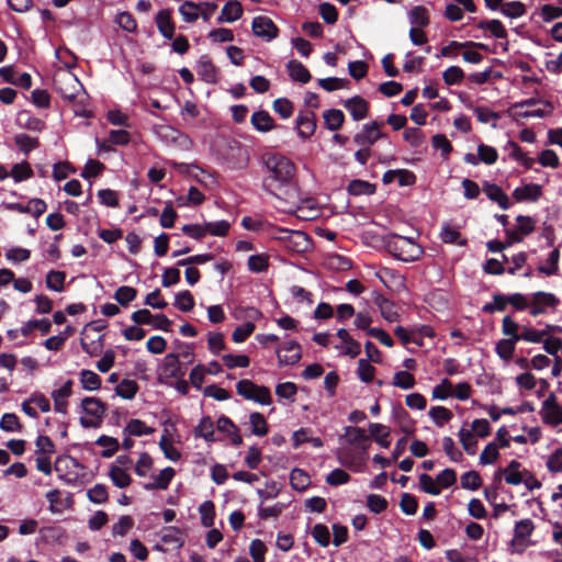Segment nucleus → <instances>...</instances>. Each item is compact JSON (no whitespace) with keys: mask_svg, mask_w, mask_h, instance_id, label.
I'll use <instances>...</instances> for the list:
<instances>
[{"mask_svg":"<svg viewBox=\"0 0 562 562\" xmlns=\"http://www.w3.org/2000/svg\"><path fill=\"white\" fill-rule=\"evenodd\" d=\"M10 175L15 182H21L33 177V170L27 161H22L13 165Z\"/></svg>","mask_w":562,"mask_h":562,"instance_id":"13d9d810","label":"nucleus"},{"mask_svg":"<svg viewBox=\"0 0 562 562\" xmlns=\"http://www.w3.org/2000/svg\"><path fill=\"white\" fill-rule=\"evenodd\" d=\"M70 468H75V469H83V465L79 463V461L74 458V457H70V456H59L57 457L56 461H55V465H54V469L57 473H59V477L65 480L67 483H71L74 481L77 480L78 477V474L75 473L74 477H67L66 476L68 475V470Z\"/></svg>","mask_w":562,"mask_h":562,"instance_id":"ddd939ff","label":"nucleus"},{"mask_svg":"<svg viewBox=\"0 0 562 562\" xmlns=\"http://www.w3.org/2000/svg\"><path fill=\"white\" fill-rule=\"evenodd\" d=\"M393 385L403 390H409L415 386L416 380L408 371H398L393 376Z\"/></svg>","mask_w":562,"mask_h":562,"instance_id":"338daca9","label":"nucleus"},{"mask_svg":"<svg viewBox=\"0 0 562 562\" xmlns=\"http://www.w3.org/2000/svg\"><path fill=\"white\" fill-rule=\"evenodd\" d=\"M267 175L262 179V189L271 195L281 198L288 193L295 176V165L288 157L267 153L262 155Z\"/></svg>","mask_w":562,"mask_h":562,"instance_id":"f257e3e1","label":"nucleus"},{"mask_svg":"<svg viewBox=\"0 0 562 562\" xmlns=\"http://www.w3.org/2000/svg\"><path fill=\"white\" fill-rule=\"evenodd\" d=\"M429 416L437 426L442 427L445 423L452 419L453 414L445 406H432L429 409Z\"/></svg>","mask_w":562,"mask_h":562,"instance_id":"864d4df0","label":"nucleus"},{"mask_svg":"<svg viewBox=\"0 0 562 562\" xmlns=\"http://www.w3.org/2000/svg\"><path fill=\"white\" fill-rule=\"evenodd\" d=\"M0 428L8 432L21 431L23 425L14 413H5L0 419Z\"/></svg>","mask_w":562,"mask_h":562,"instance_id":"69168bd1","label":"nucleus"},{"mask_svg":"<svg viewBox=\"0 0 562 562\" xmlns=\"http://www.w3.org/2000/svg\"><path fill=\"white\" fill-rule=\"evenodd\" d=\"M72 381L68 380L61 387L52 392L54 408L57 413L67 414V398L72 394Z\"/></svg>","mask_w":562,"mask_h":562,"instance_id":"2eb2a0df","label":"nucleus"},{"mask_svg":"<svg viewBox=\"0 0 562 562\" xmlns=\"http://www.w3.org/2000/svg\"><path fill=\"white\" fill-rule=\"evenodd\" d=\"M499 11L507 18L516 19L526 14V5L520 1L505 2Z\"/></svg>","mask_w":562,"mask_h":562,"instance_id":"09e8293b","label":"nucleus"},{"mask_svg":"<svg viewBox=\"0 0 562 562\" xmlns=\"http://www.w3.org/2000/svg\"><path fill=\"white\" fill-rule=\"evenodd\" d=\"M312 537L315 540L316 543H318L321 547L326 548L330 543V533L329 529L324 524H316L312 528Z\"/></svg>","mask_w":562,"mask_h":562,"instance_id":"052dcab7","label":"nucleus"},{"mask_svg":"<svg viewBox=\"0 0 562 562\" xmlns=\"http://www.w3.org/2000/svg\"><path fill=\"white\" fill-rule=\"evenodd\" d=\"M193 434L195 438H203L207 442H214L216 439L214 436V423L211 416L202 417Z\"/></svg>","mask_w":562,"mask_h":562,"instance_id":"393cba45","label":"nucleus"},{"mask_svg":"<svg viewBox=\"0 0 562 562\" xmlns=\"http://www.w3.org/2000/svg\"><path fill=\"white\" fill-rule=\"evenodd\" d=\"M286 69L293 81L307 83L312 79L310 70L299 60L292 59L288 61Z\"/></svg>","mask_w":562,"mask_h":562,"instance_id":"b1692460","label":"nucleus"},{"mask_svg":"<svg viewBox=\"0 0 562 562\" xmlns=\"http://www.w3.org/2000/svg\"><path fill=\"white\" fill-rule=\"evenodd\" d=\"M216 427L218 431L224 432L229 438L234 447H239L243 443L239 429L229 417L222 415L216 422Z\"/></svg>","mask_w":562,"mask_h":562,"instance_id":"4468645a","label":"nucleus"},{"mask_svg":"<svg viewBox=\"0 0 562 562\" xmlns=\"http://www.w3.org/2000/svg\"><path fill=\"white\" fill-rule=\"evenodd\" d=\"M508 147L512 148V151L509 154V157L515 159L516 161L520 162L526 169L532 168L535 164V158L528 157L522 148L514 140L508 142Z\"/></svg>","mask_w":562,"mask_h":562,"instance_id":"c03bdc74","label":"nucleus"},{"mask_svg":"<svg viewBox=\"0 0 562 562\" xmlns=\"http://www.w3.org/2000/svg\"><path fill=\"white\" fill-rule=\"evenodd\" d=\"M198 74L205 82L213 83L216 81V67L207 55H202L199 58Z\"/></svg>","mask_w":562,"mask_h":562,"instance_id":"a878e982","label":"nucleus"},{"mask_svg":"<svg viewBox=\"0 0 562 562\" xmlns=\"http://www.w3.org/2000/svg\"><path fill=\"white\" fill-rule=\"evenodd\" d=\"M519 324L515 319L506 315L502 321V333L504 336L512 338L513 340H519Z\"/></svg>","mask_w":562,"mask_h":562,"instance_id":"e2e57ef3","label":"nucleus"},{"mask_svg":"<svg viewBox=\"0 0 562 562\" xmlns=\"http://www.w3.org/2000/svg\"><path fill=\"white\" fill-rule=\"evenodd\" d=\"M297 134L301 138H310L316 130V115L313 111L300 112L296 117Z\"/></svg>","mask_w":562,"mask_h":562,"instance_id":"9d476101","label":"nucleus"},{"mask_svg":"<svg viewBox=\"0 0 562 562\" xmlns=\"http://www.w3.org/2000/svg\"><path fill=\"white\" fill-rule=\"evenodd\" d=\"M386 251L397 260L413 262L418 260L424 249L413 238L397 234H389L383 238Z\"/></svg>","mask_w":562,"mask_h":562,"instance_id":"f03ea898","label":"nucleus"},{"mask_svg":"<svg viewBox=\"0 0 562 562\" xmlns=\"http://www.w3.org/2000/svg\"><path fill=\"white\" fill-rule=\"evenodd\" d=\"M383 125L384 123L382 121H372L362 125L361 131L353 136V143L360 147L370 148L379 139L386 136L381 132Z\"/></svg>","mask_w":562,"mask_h":562,"instance_id":"423d86ee","label":"nucleus"},{"mask_svg":"<svg viewBox=\"0 0 562 562\" xmlns=\"http://www.w3.org/2000/svg\"><path fill=\"white\" fill-rule=\"evenodd\" d=\"M312 246V239L310 236L301 231H293L286 239L284 247L292 252L302 254L310 250Z\"/></svg>","mask_w":562,"mask_h":562,"instance_id":"9b49d317","label":"nucleus"},{"mask_svg":"<svg viewBox=\"0 0 562 562\" xmlns=\"http://www.w3.org/2000/svg\"><path fill=\"white\" fill-rule=\"evenodd\" d=\"M283 350L291 352L294 351L291 355H281V349H277V356L279 360L280 366H293L297 363L302 358V351H301V345L295 340L286 341L283 347Z\"/></svg>","mask_w":562,"mask_h":562,"instance_id":"dca6fc26","label":"nucleus"},{"mask_svg":"<svg viewBox=\"0 0 562 562\" xmlns=\"http://www.w3.org/2000/svg\"><path fill=\"white\" fill-rule=\"evenodd\" d=\"M560 250L554 248L547 259V265H540L537 271L544 276H554L559 272Z\"/></svg>","mask_w":562,"mask_h":562,"instance_id":"e433bc0d","label":"nucleus"},{"mask_svg":"<svg viewBox=\"0 0 562 562\" xmlns=\"http://www.w3.org/2000/svg\"><path fill=\"white\" fill-rule=\"evenodd\" d=\"M540 414L544 424L553 427L562 424V407L541 409Z\"/></svg>","mask_w":562,"mask_h":562,"instance_id":"774afa93","label":"nucleus"},{"mask_svg":"<svg viewBox=\"0 0 562 562\" xmlns=\"http://www.w3.org/2000/svg\"><path fill=\"white\" fill-rule=\"evenodd\" d=\"M395 419L401 428V430L405 435H412L415 431V422L412 419L409 414L403 408L400 407L395 412Z\"/></svg>","mask_w":562,"mask_h":562,"instance_id":"3c124183","label":"nucleus"},{"mask_svg":"<svg viewBox=\"0 0 562 562\" xmlns=\"http://www.w3.org/2000/svg\"><path fill=\"white\" fill-rule=\"evenodd\" d=\"M109 477L117 488H126L133 482L127 471L119 465H110Z\"/></svg>","mask_w":562,"mask_h":562,"instance_id":"bb28decb","label":"nucleus"},{"mask_svg":"<svg viewBox=\"0 0 562 562\" xmlns=\"http://www.w3.org/2000/svg\"><path fill=\"white\" fill-rule=\"evenodd\" d=\"M518 341L519 340H513L512 338L501 339L496 344V347H495L496 355L502 360H505V361L510 360L513 358V356H514V352H515V349H516V344Z\"/></svg>","mask_w":562,"mask_h":562,"instance_id":"a19ab883","label":"nucleus"},{"mask_svg":"<svg viewBox=\"0 0 562 562\" xmlns=\"http://www.w3.org/2000/svg\"><path fill=\"white\" fill-rule=\"evenodd\" d=\"M95 443L106 448L105 450L101 451V457L106 459L113 457L120 448L119 440L106 435H101L97 439Z\"/></svg>","mask_w":562,"mask_h":562,"instance_id":"37998d69","label":"nucleus"},{"mask_svg":"<svg viewBox=\"0 0 562 562\" xmlns=\"http://www.w3.org/2000/svg\"><path fill=\"white\" fill-rule=\"evenodd\" d=\"M162 378L179 379V355L170 352L164 358L159 380Z\"/></svg>","mask_w":562,"mask_h":562,"instance_id":"5701e85b","label":"nucleus"},{"mask_svg":"<svg viewBox=\"0 0 562 562\" xmlns=\"http://www.w3.org/2000/svg\"><path fill=\"white\" fill-rule=\"evenodd\" d=\"M250 123L255 130L267 133L277 127L274 120L266 110H258L251 114Z\"/></svg>","mask_w":562,"mask_h":562,"instance_id":"6ab92c4d","label":"nucleus"},{"mask_svg":"<svg viewBox=\"0 0 562 562\" xmlns=\"http://www.w3.org/2000/svg\"><path fill=\"white\" fill-rule=\"evenodd\" d=\"M251 29L257 37L265 38L266 41H272L279 35V29L276 23L265 15L254 18Z\"/></svg>","mask_w":562,"mask_h":562,"instance_id":"6e6552de","label":"nucleus"},{"mask_svg":"<svg viewBox=\"0 0 562 562\" xmlns=\"http://www.w3.org/2000/svg\"><path fill=\"white\" fill-rule=\"evenodd\" d=\"M155 431L154 428L148 427L143 420L133 418L125 426L123 432L128 436L140 437L144 435H151Z\"/></svg>","mask_w":562,"mask_h":562,"instance_id":"72a5a7b5","label":"nucleus"},{"mask_svg":"<svg viewBox=\"0 0 562 562\" xmlns=\"http://www.w3.org/2000/svg\"><path fill=\"white\" fill-rule=\"evenodd\" d=\"M136 296H137V290L135 288H132L128 285L120 286L114 293V299L122 306L128 305V303H131L133 300H135Z\"/></svg>","mask_w":562,"mask_h":562,"instance_id":"0e129e2a","label":"nucleus"},{"mask_svg":"<svg viewBox=\"0 0 562 562\" xmlns=\"http://www.w3.org/2000/svg\"><path fill=\"white\" fill-rule=\"evenodd\" d=\"M535 530V524L531 519L526 518L516 522L514 528V538L510 541L513 552H522L527 546L526 540Z\"/></svg>","mask_w":562,"mask_h":562,"instance_id":"0eeeda50","label":"nucleus"},{"mask_svg":"<svg viewBox=\"0 0 562 562\" xmlns=\"http://www.w3.org/2000/svg\"><path fill=\"white\" fill-rule=\"evenodd\" d=\"M311 483L307 473L299 468H295L290 473V484L296 491H304Z\"/></svg>","mask_w":562,"mask_h":562,"instance_id":"de8ad7c7","label":"nucleus"},{"mask_svg":"<svg viewBox=\"0 0 562 562\" xmlns=\"http://www.w3.org/2000/svg\"><path fill=\"white\" fill-rule=\"evenodd\" d=\"M87 497L91 503L104 504L109 501L108 487L98 483L87 491Z\"/></svg>","mask_w":562,"mask_h":562,"instance_id":"5fc2aeb1","label":"nucleus"},{"mask_svg":"<svg viewBox=\"0 0 562 562\" xmlns=\"http://www.w3.org/2000/svg\"><path fill=\"white\" fill-rule=\"evenodd\" d=\"M342 105L349 111L355 121H361L369 114L370 104L360 95H355L345 100Z\"/></svg>","mask_w":562,"mask_h":562,"instance_id":"1a4fd4ad","label":"nucleus"},{"mask_svg":"<svg viewBox=\"0 0 562 562\" xmlns=\"http://www.w3.org/2000/svg\"><path fill=\"white\" fill-rule=\"evenodd\" d=\"M155 22L159 33L166 38L171 41L175 36L176 24L171 16V11L168 9H162L158 11L155 16Z\"/></svg>","mask_w":562,"mask_h":562,"instance_id":"f8f14e48","label":"nucleus"},{"mask_svg":"<svg viewBox=\"0 0 562 562\" xmlns=\"http://www.w3.org/2000/svg\"><path fill=\"white\" fill-rule=\"evenodd\" d=\"M16 124L19 127L32 132H42L46 126L43 120L32 116L29 111H21L18 113Z\"/></svg>","mask_w":562,"mask_h":562,"instance_id":"4be33fe9","label":"nucleus"},{"mask_svg":"<svg viewBox=\"0 0 562 562\" xmlns=\"http://www.w3.org/2000/svg\"><path fill=\"white\" fill-rule=\"evenodd\" d=\"M477 29L480 30H488L491 34L496 38H507L508 34L504 26V24L496 19L493 20H481L476 24Z\"/></svg>","mask_w":562,"mask_h":562,"instance_id":"c756f323","label":"nucleus"},{"mask_svg":"<svg viewBox=\"0 0 562 562\" xmlns=\"http://www.w3.org/2000/svg\"><path fill=\"white\" fill-rule=\"evenodd\" d=\"M243 5L236 0L227 1L222 8L221 15L217 18L218 23H232L239 20L243 15Z\"/></svg>","mask_w":562,"mask_h":562,"instance_id":"aec40b11","label":"nucleus"},{"mask_svg":"<svg viewBox=\"0 0 562 562\" xmlns=\"http://www.w3.org/2000/svg\"><path fill=\"white\" fill-rule=\"evenodd\" d=\"M542 195V187L537 183H528L524 187H518L513 192V198L517 202L532 201L536 202Z\"/></svg>","mask_w":562,"mask_h":562,"instance_id":"a211bd4d","label":"nucleus"},{"mask_svg":"<svg viewBox=\"0 0 562 562\" xmlns=\"http://www.w3.org/2000/svg\"><path fill=\"white\" fill-rule=\"evenodd\" d=\"M482 485V477L479 472L471 470L461 475V487L464 490L476 491Z\"/></svg>","mask_w":562,"mask_h":562,"instance_id":"6e6d98bb","label":"nucleus"},{"mask_svg":"<svg viewBox=\"0 0 562 562\" xmlns=\"http://www.w3.org/2000/svg\"><path fill=\"white\" fill-rule=\"evenodd\" d=\"M139 386L136 381L123 379L115 387V394L124 400H133Z\"/></svg>","mask_w":562,"mask_h":562,"instance_id":"2f4dec72","label":"nucleus"},{"mask_svg":"<svg viewBox=\"0 0 562 562\" xmlns=\"http://www.w3.org/2000/svg\"><path fill=\"white\" fill-rule=\"evenodd\" d=\"M507 297H508V295H505L503 293H499V292L494 293L493 301L484 304L482 307V312H484L486 314L504 312L506 310L507 305L509 304L508 301H506Z\"/></svg>","mask_w":562,"mask_h":562,"instance_id":"79ce46f5","label":"nucleus"},{"mask_svg":"<svg viewBox=\"0 0 562 562\" xmlns=\"http://www.w3.org/2000/svg\"><path fill=\"white\" fill-rule=\"evenodd\" d=\"M175 475V469L167 467L154 477V482L144 484V488L147 491L167 490Z\"/></svg>","mask_w":562,"mask_h":562,"instance_id":"412c9836","label":"nucleus"},{"mask_svg":"<svg viewBox=\"0 0 562 562\" xmlns=\"http://www.w3.org/2000/svg\"><path fill=\"white\" fill-rule=\"evenodd\" d=\"M82 411L92 418L80 417L83 428H97L101 425L106 413V404L98 397H85L81 401Z\"/></svg>","mask_w":562,"mask_h":562,"instance_id":"20e7f679","label":"nucleus"},{"mask_svg":"<svg viewBox=\"0 0 562 562\" xmlns=\"http://www.w3.org/2000/svg\"><path fill=\"white\" fill-rule=\"evenodd\" d=\"M458 435L463 449L468 454L473 456L476 452L477 440L472 431L461 428Z\"/></svg>","mask_w":562,"mask_h":562,"instance_id":"680f3d73","label":"nucleus"},{"mask_svg":"<svg viewBox=\"0 0 562 562\" xmlns=\"http://www.w3.org/2000/svg\"><path fill=\"white\" fill-rule=\"evenodd\" d=\"M14 143L25 155H29L32 150L38 148L41 144L37 137H32L24 133L16 134L14 136Z\"/></svg>","mask_w":562,"mask_h":562,"instance_id":"4c0bfd02","label":"nucleus"},{"mask_svg":"<svg viewBox=\"0 0 562 562\" xmlns=\"http://www.w3.org/2000/svg\"><path fill=\"white\" fill-rule=\"evenodd\" d=\"M369 431L374 441L382 448L390 447V429L386 426L378 423H371L369 424Z\"/></svg>","mask_w":562,"mask_h":562,"instance_id":"cd10ccee","label":"nucleus"},{"mask_svg":"<svg viewBox=\"0 0 562 562\" xmlns=\"http://www.w3.org/2000/svg\"><path fill=\"white\" fill-rule=\"evenodd\" d=\"M440 238L446 244H456L459 246H465L468 243L467 238H463L461 233L449 224L442 227Z\"/></svg>","mask_w":562,"mask_h":562,"instance_id":"58836bf2","label":"nucleus"},{"mask_svg":"<svg viewBox=\"0 0 562 562\" xmlns=\"http://www.w3.org/2000/svg\"><path fill=\"white\" fill-rule=\"evenodd\" d=\"M34 329H38L42 335H47L52 329V323L47 318L31 319L22 328L21 334L27 337Z\"/></svg>","mask_w":562,"mask_h":562,"instance_id":"ea45409f","label":"nucleus"},{"mask_svg":"<svg viewBox=\"0 0 562 562\" xmlns=\"http://www.w3.org/2000/svg\"><path fill=\"white\" fill-rule=\"evenodd\" d=\"M346 438L349 445L366 443L370 440V437L366 434L364 429L360 427L347 426L345 427V435L340 436V439Z\"/></svg>","mask_w":562,"mask_h":562,"instance_id":"f704fd0d","label":"nucleus"},{"mask_svg":"<svg viewBox=\"0 0 562 562\" xmlns=\"http://www.w3.org/2000/svg\"><path fill=\"white\" fill-rule=\"evenodd\" d=\"M323 119H324L326 127L329 131L335 132V131H338L342 126V124L345 122V114L341 110L330 109V110H326L323 113Z\"/></svg>","mask_w":562,"mask_h":562,"instance_id":"7c9ffc66","label":"nucleus"},{"mask_svg":"<svg viewBox=\"0 0 562 562\" xmlns=\"http://www.w3.org/2000/svg\"><path fill=\"white\" fill-rule=\"evenodd\" d=\"M173 305L181 312H190L195 305L194 297L189 290L181 291L176 294Z\"/></svg>","mask_w":562,"mask_h":562,"instance_id":"603ef678","label":"nucleus"},{"mask_svg":"<svg viewBox=\"0 0 562 562\" xmlns=\"http://www.w3.org/2000/svg\"><path fill=\"white\" fill-rule=\"evenodd\" d=\"M560 303V299L553 293L544 291L535 292L531 295L529 314L537 317L547 314L549 311L554 312Z\"/></svg>","mask_w":562,"mask_h":562,"instance_id":"39448f33","label":"nucleus"},{"mask_svg":"<svg viewBox=\"0 0 562 562\" xmlns=\"http://www.w3.org/2000/svg\"><path fill=\"white\" fill-rule=\"evenodd\" d=\"M483 191L490 200L496 202L501 209L508 210L512 205L509 198L503 192L499 186L488 181L483 182Z\"/></svg>","mask_w":562,"mask_h":562,"instance_id":"f3484780","label":"nucleus"},{"mask_svg":"<svg viewBox=\"0 0 562 562\" xmlns=\"http://www.w3.org/2000/svg\"><path fill=\"white\" fill-rule=\"evenodd\" d=\"M222 361L223 364L231 370L235 368H247L250 364V358L247 355H223Z\"/></svg>","mask_w":562,"mask_h":562,"instance_id":"8fccbe9b","label":"nucleus"},{"mask_svg":"<svg viewBox=\"0 0 562 562\" xmlns=\"http://www.w3.org/2000/svg\"><path fill=\"white\" fill-rule=\"evenodd\" d=\"M375 184L361 179L351 180L347 187L348 193L355 196L372 195L375 193Z\"/></svg>","mask_w":562,"mask_h":562,"instance_id":"c85d7f7f","label":"nucleus"},{"mask_svg":"<svg viewBox=\"0 0 562 562\" xmlns=\"http://www.w3.org/2000/svg\"><path fill=\"white\" fill-rule=\"evenodd\" d=\"M236 392L243 398L254 401L261 405H269L272 402L269 387L258 385L248 379H243L237 382Z\"/></svg>","mask_w":562,"mask_h":562,"instance_id":"7ed1b4c3","label":"nucleus"},{"mask_svg":"<svg viewBox=\"0 0 562 562\" xmlns=\"http://www.w3.org/2000/svg\"><path fill=\"white\" fill-rule=\"evenodd\" d=\"M249 423L251 425V432L256 436H266L269 427L265 416L259 412H254L249 415Z\"/></svg>","mask_w":562,"mask_h":562,"instance_id":"a18cd8bd","label":"nucleus"},{"mask_svg":"<svg viewBox=\"0 0 562 562\" xmlns=\"http://www.w3.org/2000/svg\"><path fill=\"white\" fill-rule=\"evenodd\" d=\"M409 22L418 27H426L430 23L429 12L423 5H415L408 13Z\"/></svg>","mask_w":562,"mask_h":562,"instance_id":"c9c22d12","label":"nucleus"},{"mask_svg":"<svg viewBox=\"0 0 562 562\" xmlns=\"http://www.w3.org/2000/svg\"><path fill=\"white\" fill-rule=\"evenodd\" d=\"M201 524L205 528H211L215 520V505L212 501H205L199 506Z\"/></svg>","mask_w":562,"mask_h":562,"instance_id":"49530a36","label":"nucleus"},{"mask_svg":"<svg viewBox=\"0 0 562 562\" xmlns=\"http://www.w3.org/2000/svg\"><path fill=\"white\" fill-rule=\"evenodd\" d=\"M66 273L64 271L50 270L46 276V286L49 290L61 292L64 290V282Z\"/></svg>","mask_w":562,"mask_h":562,"instance_id":"bf43d9fd","label":"nucleus"},{"mask_svg":"<svg viewBox=\"0 0 562 562\" xmlns=\"http://www.w3.org/2000/svg\"><path fill=\"white\" fill-rule=\"evenodd\" d=\"M272 109L284 120L291 117L294 112L293 102L286 98L276 99L272 103Z\"/></svg>","mask_w":562,"mask_h":562,"instance_id":"4d7b16f0","label":"nucleus"},{"mask_svg":"<svg viewBox=\"0 0 562 562\" xmlns=\"http://www.w3.org/2000/svg\"><path fill=\"white\" fill-rule=\"evenodd\" d=\"M79 375L80 383L83 390L95 391L101 387L102 380L100 375H98L95 372L88 369H82Z\"/></svg>","mask_w":562,"mask_h":562,"instance_id":"473e14b6","label":"nucleus"}]
</instances>
